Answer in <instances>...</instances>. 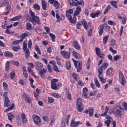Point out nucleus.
<instances>
[{"instance_id":"f257e3e1","label":"nucleus","mask_w":127,"mask_h":127,"mask_svg":"<svg viewBox=\"0 0 127 127\" xmlns=\"http://www.w3.org/2000/svg\"><path fill=\"white\" fill-rule=\"evenodd\" d=\"M29 13L31 17L30 21L34 25H36L37 23V24L39 25L41 24V22H40V20H39V17H38L37 16H36L33 11L30 10L29 11Z\"/></svg>"},{"instance_id":"cd10ccee","label":"nucleus","mask_w":127,"mask_h":127,"mask_svg":"<svg viewBox=\"0 0 127 127\" xmlns=\"http://www.w3.org/2000/svg\"><path fill=\"white\" fill-rule=\"evenodd\" d=\"M7 116H8V119L9 120V121H10L11 123H12V120L14 119V116H13V115L9 113H8Z\"/></svg>"},{"instance_id":"79ce46f5","label":"nucleus","mask_w":127,"mask_h":127,"mask_svg":"<svg viewBox=\"0 0 127 127\" xmlns=\"http://www.w3.org/2000/svg\"><path fill=\"white\" fill-rule=\"evenodd\" d=\"M108 39H109V36H106L103 38V42L104 45L106 44L107 42H108Z\"/></svg>"},{"instance_id":"2f4dec72","label":"nucleus","mask_w":127,"mask_h":127,"mask_svg":"<svg viewBox=\"0 0 127 127\" xmlns=\"http://www.w3.org/2000/svg\"><path fill=\"white\" fill-rule=\"evenodd\" d=\"M26 29V30H31V29H32V25L30 24V23H27Z\"/></svg>"},{"instance_id":"09e8293b","label":"nucleus","mask_w":127,"mask_h":127,"mask_svg":"<svg viewBox=\"0 0 127 127\" xmlns=\"http://www.w3.org/2000/svg\"><path fill=\"white\" fill-rule=\"evenodd\" d=\"M51 96H53V97H54L55 98H57V99H59L60 98V94L58 93H52L51 94Z\"/></svg>"},{"instance_id":"ea45409f","label":"nucleus","mask_w":127,"mask_h":127,"mask_svg":"<svg viewBox=\"0 0 127 127\" xmlns=\"http://www.w3.org/2000/svg\"><path fill=\"white\" fill-rule=\"evenodd\" d=\"M12 49L14 52H18L19 51V49H20V47L19 46H17V47L13 46Z\"/></svg>"},{"instance_id":"f8f14e48","label":"nucleus","mask_w":127,"mask_h":127,"mask_svg":"<svg viewBox=\"0 0 127 127\" xmlns=\"http://www.w3.org/2000/svg\"><path fill=\"white\" fill-rule=\"evenodd\" d=\"M80 124H82V123L80 121L78 122H74V120H71V124H70V127H79V125Z\"/></svg>"},{"instance_id":"393cba45","label":"nucleus","mask_w":127,"mask_h":127,"mask_svg":"<svg viewBox=\"0 0 127 127\" xmlns=\"http://www.w3.org/2000/svg\"><path fill=\"white\" fill-rule=\"evenodd\" d=\"M25 52V56L26 59H28L29 58V56H30V51H29V49L25 50L24 51Z\"/></svg>"},{"instance_id":"de8ad7c7","label":"nucleus","mask_w":127,"mask_h":127,"mask_svg":"<svg viewBox=\"0 0 127 127\" xmlns=\"http://www.w3.org/2000/svg\"><path fill=\"white\" fill-rule=\"evenodd\" d=\"M109 112V107L106 106L105 108V112L104 114H101L102 117H105V116H107V113Z\"/></svg>"},{"instance_id":"2eb2a0df","label":"nucleus","mask_w":127,"mask_h":127,"mask_svg":"<svg viewBox=\"0 0 127 127\" xmlns=\"http://www.w3.org/2000/svg\"><path fill=\"white\" fill-rule=\"evenodd\" d=\"M50 64H53V68L54 71H56V72H59V68H58V67L57 65H56V62L54 61H51L49 62Z\"/></svg>"},{"instance_id":"69168bd1","label":"nucleus","mask_w":127,"mask_h":127,"mask_svg":"<svg viewBox=\"0 0 127 127\" xmlns=\"http://www.w3.org/2000/svg\"><path fill=\"white\" fill-rule=\"evenodd\" d=\"M13 64L15 66H19V63L17 61H13Z\"/></svg>"},{"instance_id":"39448f33","label":"nucleus","mask_w":127,"mask_h":127,"mask_svg":"<svg viewBox=\"0 0 127 127\" xmlns=\"http://www.w3.org/2000/svg\"><path fill=\"white\" fill-rule=\"evenodd\" d=\"M49 2L51 4H53L56 9H60V4L58 1L56 0H49Z\"/></svg>"},{"instance_id":"a211bd4d","label":"nucleus","mask_w":127,"mask_h":127,"mask_svg":"<svg viewBox=\"0 0 127 127\" xmlns=\"http://www.w3.org/2000/svg\"><path fill=\"white\" fill-rule=\"evenodd\" d=\"M42 6L43 10H46L47 7V2L45 0H42Z\"/></svg>"},{"instance_id":"052dcab7","label":"nucleus","mask_w":127,"mask_h":127,"mask_svg":"<svg viewBox=\"0 0 127 127\" xmlns=\"http://www.w3.org/2000/svg\"><path fill=\"white\" fill-rule=\"evenodd\" d=\"M46 71H47V70L45 68H43L42 70H41L39 74H45V73H46Z\"/></svg>"},{"instance_id":"6ab92c4d","label":"nucleus","mask_w":127,"mask_h":127,"mask_svg":"<svg viewBox=\"0 0 127 127\" xmlns=\"http://www.w3.org/2000/svg\"><path fill=\"white\" fill-rule=\"evenodd\" d=\"M81 10L82 9L80 6H78L76 8V10L74 12V16L78 15V14H80V12H81Z\"/></svg>"},{"instance_id":"f03ea898","label":"nucleus","mask_w":127,"mask_h":127,"mask_svg":"<svg viewBox=\"0 0 127 127\" xmlns=\"http://www.w3.org/2000/svg\"><path fill=\"white\" fill-rule=\"evenodd\" d=\"M76 107L78 112L80 113L83 112L84 108L83 107V100H82V98H79L77 99L76 102Z\"/></svg>"},{"instance_id":"bf43d9fd","label":"nucleus","mask_w":127,"mask_h":127,"mask_svg":"<svg viewBox=\"0 0 127 127\" xmlns=\"http://www.w3.org/2000/svg\"><path fill=\"white\" fill-rule=\"evenodd\" d=\"M68 1H69L70 4L71 6H75V2L74 1V0H68Z\"/></svg>"},{"instance_id":"c03bdc74","label":"nucleus","mask_w":127,"mask_h":127,"mask_svg":"<svg viewBox=\"0 0 127 127\" xmlns=\"http://www.w3.org/2000/svg\"><path fill=\"white\" fill-rule=\"evenodd\" d=\"M33 7L35 9H36L37 10H40V6L37 3H35L33 5Z\"/></svg>"},{"instance_id":"7c9ffc66","label":"nucleus","mask_w":127,"mask_h":127,"mask_svg":"<svg viewBox=\"0 0 127 127\" xmlns=\"http://www.w3.org/2000/svg\"><path fill=\"white\" fill-rule=\"evenodd\" d=\"M72 76L73 78L75 80V81H78L79 80V76L78 75V74L77 73L73 72L72 74Z\"/></svg>"},{"instance_id":"6e6d98bb","label":"nucleus","mask_w":127,"mask_h":127,"mask_svg":"<svg viewBox=\"0 0 127 127\" xmlns=\"http://www.w3.org/2000/svg\"><path fill=\"white\" fill-rule=\"evenodd\" d=\"M27 44L26 43H23V51H25V50H27Z\"/></svg>"},{"instance_id":"603ef678","label":"nucleus","mask_w":127,"mask_h":127,"mask_svg":"<svg viewBox=\"0 0 127 127\" xmlns=\"http://www.w3.org/2000/svg\"><path fill=\"white\" fill-rule=\"evenodd\" d=\"M95 51L97 56L98 55L101 54V50H100L99 48H97V47L95 48Z\"/></svg>"},{"instance_id":"e433bc0d","label":"nucleus","mask_w":127,"mask_h":127,"mask_svg":"<svg viewBox=\"0 0 127 127\" xmlns=\"http://www.w3.org/2000/svg\"><path fill=\"white\" fill-rule=\"evenodd\" d=\"M21 42H22V40L20 39L13 42L12 44L13 45H18V44H19V43H21Z\"/></svg>"},{"instance_id":"b1692460","label":"nucleus","mask_w":127,"mask_h":127,"mask_svg":"<svg viewBox=\"0 0 127 127\" xmlns=\"http://www.w3.org/2000/svg\"><path fill=\"white\" fill-rule=\"evenodd\" d=\"M72 53H73V56H74L76 59H81V55H80V54L75 51H73Z\"/></svg>"},{"instance_id":"4468645a","label":"nucleus","mask_w":127,"mask_h":127,"mask_svg":"<svg viewBox=\"0 0 127 127\" xmlns=\"http://www.w3.org/2000/svg\"><path fill=\"white\" fill-rule=\"evenodd\" d=\"M118 109H117L115 114H116V117H119L120 118H121L122 117V116L123 115V113H122V111H121V110H122V109H123V108L121 107H118Z\"/></svg>"},{"instance_id":"49530a36","label":"nucleus","mask_w":127,"mask_h":127,"mask_svg":"<svg viewBox=\"0 0 127 127\" xmlns=\"http://www.w3.org/2000/svg\"><path fill=\"white\" fill-rule=\"evenodd\" d=\"M119 59H122V56L117 55L114 57V61H118Z\"/></svg>"},{"instance_id":"8fccbe9b","label":"nucleus","mask_w":127,"mask_h":127,"mask_svg":"<svg viewBox=\"0 0 127 127\" xmlns=\"http://www.w3.org/2000/svg\"><path fill=\"white\" fill-rule=\"evenodd\" d=\"M9 69V62L7 61L6 63H5V70L6 71H8Z\"/></svg>"},{"instance_id":"c756f323","label":"nucleus","mask_w":127,"mask_h":127,"mask_svg":"<svg viewBox=\"0 0 127 127\" xmlns=\"http://www.w3.org/2000/svg\"><path fill=\"white\" fill-rule=\"evenodd\" d=\"M117 3V1H114V0L111 1L110 2V4H111V5L115 8H118V4Z\"/></svg>"},{"instance_id":"0eeeda50","label":"nucleus","mask_w":127,"mask_h":127,"mask_svg":"<svg viewBox=\"0 0 127 127\" xmlns=\"http://www.w3.org/2000/svg\"><path fill=\"white\" fill-rule=\"evenodd\" d=\"M32 119L35 123H36L37 126H40L41 125V120H40V117L36 115H34L32 116Z\"/></svg>"},{"instance_id":"13d9d810","label":"nucleus","mask_w":127,"mask_h":127,"mask_svg":"<svg viewBox=\"0 0 127 127\" xmlns=\"http://www.w3.org/2000/svg\"><path fill=\"white\" fill-rule=\"evenodd\" d=\"M48 103H53L54 102V99L52 98V97H49L48 99Z\"/></svg>"},{"instance_id":"aec40b11","label":"nucleus","mask_w":127,"mask_h":127,"mask_svg":"<svg viewBox=\"0 0 127 127\" xmlns=\"http://www.w3.org/2000/svg\"><path fill=\"white\" fill-rule=\"evenodd\" d=\"M29 33L28 32H26L22 34L20 36V38L21 40H22V41H23V39H25V38H26L27 36H29Z\"/></svg>"},{"instance_id":"9d476101","label":"nucleus","mask_w":127,"mask_h":127,"mask_svg":"<svg viewBox=\"0 0 127 127\" xmlns=\"http://www.w3.org/2000/svg\"><path fill=\"white\" fill-rule=\"evenodd\" d=\"M57 22H60V21H63L64 20V15H62V17L59 16V13L58 11H56Z\"/></svg>"},{"instance_id":"1a4fd4ad","label":"nucleus","mask_w":127,"mask_h":127,"mask_svg":"<svg viewBox=\"0 0 127 127\" xmlns=\"http://www.w3.org/2000/svg\"><path fill=\"white\" fill-rule=\"evenodd\" d=\"M56 82H58V80L57 79H53L51 81V88L53 90H58V87H57V84H56Z\"/></svg>"},{"instance_id":"ddd939ff","label":"nucleus","mask_w":127,"mask_h":127,"mask_svg":"<svg viewBox=\"0 0 127 127\" xmlns=\"http://www.w3.org/2000/svg\"><path fill=\"white\" fill-rule=\"evenodd\" d=\"M72 45L74 48H75L77 50H80L81 47L80 46V45L79 44V43H78L77 41H73Z\"/></svg>"},{"instance_id":"423d86ee","label":"nucleus","mask_w":127,"mask_h":127,"mask_svg":"<svg viewBox=\"0 0 127 127\" xmlns=\"http://www.w3.org/2000/svg\"><path fill=\"white\" fill-rule=\"evenodd\" d=\"M61 54H62L64 58H65V59H69L71 56V52H70V51L67 52L65 51H62L61 52Z\"/></svg>"},{"instance_id":"680f3d73","label":"nucleus","mask_w":127,"mask_h":127,"mask_svg":"<svg viewBox=\"0 0 127 127\" xmlns=\"http://www.w3.org/2000/svg\"><path fill=\"white\" fill-rule=\"evenodd\" d=\"M109 50H110V51L112 52V53H113L114 54H117V51L114 50V49H113V48L110 47L109 48Z\"/></svg>"},{"instance_id":"3c124183","label":"nucleus","mask_w":127,"mask_h":127,"mask_svg":"<svg viewBox=\"0 0 127 127\" xmlns=\"http://www.w3.org/2000/svg\"><path fill=\"white\" fill-rule=\"evenodd\" d=\"M115 44H116V40L114 39H111L110 46H115Z\"/></svg>"},{"instance_id":"338daca9","label":"nucleus","mask_w":127,"mask_h":127,"mask_svg":"<svg viewBox=\"0 0 127 127\" xmlns=\"http://www.w3.org/2000/svg\"><path fill=\"white\" fill-rule=\"evenodd\" d=\"M0 46L1 47H6L5 44L3 43L2 41L0 40Z\"/></svg>"},{"instance_id":"dca6fc26","label":"nucleus","mask_w":127,"mask_h":127,"mask_svg":"<svg viewBox=\"0 0 127 127\" xmlns=\"http://www.w3.org/2000/svg\"><path fill=\"white\" fill-rule=\"evenodd\" d=\"M35 65L36 66V69L38 71L41 69V68H43V64L39 62H36Z\"/></svg>"},{"instance_id":"f704fd0d","label":"nucleus","mask_w":127,"mask_h":127,"mask_svg":"<svg viewBox=\"0 0 127 127\" xmlns=\"http://www.w3.org/2000/svg\"><path fill=\"white\" fill-rule=\"evenodd\" d=\"M113 73V68L110 67L108 68L106 71L107 75H111Z\"/></svg>"},{"instance_id":"5fc2aeb1","label":"nucleus","mask_w":127,"mask_h":127,"mask_svg":"<svg viewBox=\"0 0 127 127\" xmlns=\"http://www.w3.org/2000/svg\"><path fill=\"white\" fill-rule=\"evenodd\" d=\"M66 67L67 70L70 69V68H71V63H70V62L66 63Z\"/></svg>"},{"instance_id":"9b49d317","label":"nucleus","mask_w":127,"mask_h":127,"mask_svg":"<svg viewBox=\"0 0 127 127\" xmlns=\"http://www.w3.org/2000/svg\"><path fill=\"white\" fill-rule=\"evenodd\" d=\"M21 119L22 120V123L23 124V125L27 124V122H28V121L27 120L25 114L23 113L21 114Z\"/></svg>"},{"instance_id":"e2e57ef3","label":"nucleus","mask_w":127,"mask_h":127,"mask_svg":"<svg viewBox=\"0 0 127 127\" xmlns=\"http://www.w3.org/2000/svg\"><path fill=\"white\" fill-rule=\"evenodd\" d=\"M122 106L124 107L125 110L127 111V103L126 102H123L122 104Z\"/></svg>"},{"instance_id":"4c0bfd02","label":"nucleus","mask_w":127,"mask_h":127,"mask_svg":"<svg viewBox=\"0 0 127 127\" xmlns=\"http://www.w3.org/2000/svg\"><path fill=\"white\" fill-rule=\"evenodd\" d=\"M49 35L51 38L52 39L53 42H55V38H56L55 35L51 33H49Z\"/></svg>"},{"instance_id":"c85d7f7f","label":"nucleus","mask_w":127,"mask_h":127,"mask_svg":"<svg viewBox=\"0 0 127 127\" xmlns=\"http://www.w3.org/2000/svg\"><path fill=\"white\" fill-rule=\"evenodd\" d=\"M8 103H9V99L8 98L5 97L4 99V107L7 108L9 106Z\"/></svg>"},{"instance_id":"f3484780","label":"nucleus","mask_w":127,"mask_h":127,"mask_svg":"<svg viewBox=\"0 0 127 127\" xmlns=\"http://www.w3.org/2000/svg\"><path fill=\"white\" fill-rule=\"evenodd\" d=\"M85 114H89V117H93L94 116V110L93 109H88L84 111Z\"/></svg>"},{"instance_id":"bb28decb","label":"nucleus","mask_w":127,"mask_h":127,"mask_svg":"<svg viewBox=\"0 0 127 127\" xmlns=\"http://www.w3.org/2000/svg\"><path fill=\"white\" fill-rule=\"evenodd\" d=\"M4 55L6 57H11V58L13 57V54H12V53L8 51L5 52L4 54Z\"/></svg>"},{"instance_id":"72a5a7b5","label":"nucleus","mask_w":127,"mask_h":127,"mask_svg":"<svg viewBox=\"0 0 127 127\" xmlns=\"http://www.w3.org/2000/svg\"><path fill=\"white\" fill-rule=\"evenodd\" d=\"M110 9H111V5H108L103 12L104 14H107V13L110 10Z\"/></svg>"},{"instance_id":"58836bf2","label":"nucleus","mask_w":127,"mask_h":127,"mask_svg":"<svg viewBox=\"0 0 127 127\" xmlns=\"http://www.w3.org/2000/svg\"><path fill=\"white\" fill-rule=\"evenodd\" d=\"M98 77L100 78V80L102 83H106V79L104 78L103 77L101 76V75H102V73H100V72H98Z\"/></svg>"},{"instance_id":"4d7b16f0","label":"nucleus","mask_w":127,"mask_h":127,"mask_svg":"<svg viewBox=\"0 0 127 127\" xmlns=\"http://www.w3.org/2000/svg\"><path fill=\"white\" fill-rule=\"evenodd\" d=\"M44 29L46 30L47 34H49V33H50V29L49 27H45Z\"/></svg>"},{"instance_id":"c9c22d12","label":"nucleus","mask_w":127,"mask_h":127,"mask_svg":"<svg viewBox=\"0 0 127 127\" xmlns=\"http://www.w3.org/2000/svg\"><path fill=\"white\" fill-rule=\"evenodd\" d=\"M25 101L27 104H31V99H30V97L27 95V97L25 99Z\"/></svg>"},{"instance_id":"774afa93","label":"nucleus","mask_w":127,"mask_h":127,"mask_svg":"<svg viewBox=\"0 0 127 127\" xmlns=\"http://www.w3.org/2000/svg\"><path fill=\"white\" fill-rule=\"evenodd\" d=\"M43 120L44 122H47L49 121L48 117L47 116H44L43 117Z\"/></svg>"},{"instance_id":"37998d69","label":"nucleus","mask_w":127,"mask_h":127,"mask_svg":"<svg viewBox=\"0 0 127 127\" xmlns=\"http://www.w3.org/2000/svg\"><path fill=\"white\" fill-rule=\"evenodd\" d=\"M15 77V72L14 71H12L10 73V78L11 79V80H13V79Z\"/></svg>"},{"instance_id":"a18cd8bd","label":"nucleus","mask_w":127,"mask_h":127,"mask_svg":"<svg viewBox=\"0 0 127 127\" xmlns=\"http://www.w3.org/2000/svg\"><path fill=\"white\" fill-rule=\"evenodd\" d=\"M74 5L75 6H78V5H84V1L82 0V1L76 2H74Z\"/></svg>"},{"instance_id":"412c9836","label":"nucleus","mask_w":127,"mask_h":127,"mask_svg":"<svg viewBox=\"0 0 127 127\" xmlns=\"http://www.w3.org/2000/svg\"><path fill=\"white\" fill-rule=\"evenodd\" d=\"M104 26L105 25H100L99 27V35H102L104 33Z\"/></svg>"},{"instance_id":"473e14b6","label":"nucleus","mask_w":127,"mask_h":127,"mask_svg":"<svg viewBox=\"0 0 127 127\" xmlns=\"http://www.w3.org/2000/svg\"><path fill=\"white\" fill-rule=\"evenodd\" d=\"M94 83L96 87H97V88H100V87H101V84H100V83L99 82V80H98L97 78L94 79Z\"/></svg>"},{"instance_id":"a878e982","label":"nucleus","mask_w":127,"mask_h":127,"mask_svg":"<svg viewBox=\"0 0 127 127\" xmlns=\"http://www.w3.org/2000/svg\"><path fill=\"white\" fill-rule=\"evenodd\" d=\"M81 24H82L85 29H88V24L85 19H82L81 20Z\"/></svg>"},{"instance_id":"6e6552de","label":"nucleus","mask_w":127,"mask_h":127,"mask_svg":"<svg viewBox=\"0 0 127 127\" xmlns=\"http://www.w3.org/2000/svg\"><path fill=\"white\" fill-rule=\"evenodd\" d=\"M109 66V63H105L102 64L101 66L98 67V73L100 74H103V69H107Z\"/></svg>"},{"instance_id":"7ed1b4c3","label":"nucleus","mask_w":127,"mask_h":127,"mask_svg":"<svg viewBox=\"0 0 127 127\" xmlns=\"http://www.w3.org/2000/svg\"><path fill=\"white\" fill-rule=\"evenodd\" d=\"M119 81L121 82V84L123 86H125L126 84H127V80H126V78H125V76L122 71L119 72Z\"/></svg>"},{"instance_id":"5701e85b","label":"nucleus","mask_w":127,"mask_h":127,"mask_svg":"<svg viewBox=\"0 0 127 127\" xmlns=\"http://www.w3.org/2000/svg\"><path fill=\"white\" fill-rule=\"evenodd\" d=\"M68 19L69 20L70 23H76L77 20V18L75 15L73 16V18L72 17H70V18H68Z\"/></svg>"},{"instance_id":"0e129e2a","label":"nucleus","mask_w":127,"mask_h":127,"mask_svg":"<svg viewBox=\"0 0 127 127\" xmlns=\"http://www.w3.org/2000/svg\"><path fill=\"white\" fill-rule=\"evenodd\" d=\"M105 125H107V127H110V124H111V120H107L105 122Z\"/></svg>"},{"instance_id":"20e7f679","label":"nucleus","mask_w":127,"mask_h":127,"mask_svg":"<svg viewBox=\"0 0 127 127\" xmlns=\"http://www.w3.org/2000/svg\"><path fill=\"white\" fill-rule=\"evenodd\" d=\"M72 61L74 63V66L77 68V72H80L82 69V62H79L78 64V61H75L73 59H72Z\"/></svg>"},{"instance_id":"864d4df0","label":"nucleus","mask_w":127,"mask_h":127,"mask_svg":"<svg viewBox=\"0 0 127 127\" xmlns=\"http://www.w3.org/2000/svg\"><path fill=\"white\" fill-rule=\"evenodd\" d=\"M108 24H109V25H117V24L116 23V22L112 21V20H109L108 21Z\"/></svg>"},{"instance_id":"4be33fe9","label":"nucleus","mask_w":127,"mask_h":127,"mask_svg":"<svg viewBox=\"0 0 127 127\" xmlns=\"http://www.w3.org/2000/svg\"><path fill=\"white\" fill-rule=\"evenodd\" d=\"M21 17H22V16H21V15L16 16L10 19V20L11 21H18V20H20V19H21Z\"/></svg>"},{"instance_id":"a19ab883","label":"nucleus","mask_w":127,"mask_h":127,"mask_svg":"<svg viewBox=\"0 0 127 127\" xmlns=\"http://www.w3.org/2000/svg\"><path fill=\"white\" fill-rule=\"evenodd\" d=\"M66 98L68 100H69V101H71L72 100V95L69 92H66Z\"/></svg>"}]
</instances>
